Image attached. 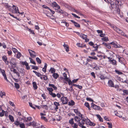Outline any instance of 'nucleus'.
I'll use <instances>...</instances> for the list:
<instances>
[{
  "label": "nucleus",
  "mask_w": 128,
  "mask_h": 128,
  "mask_svg": "<svg viewBox=\"0 0 128 128\" xmlns=\"http://www.w3.org/2000/svg\"><path fill=\"white\" fill-rule=\"evenodd\" d=\"M112 27L118 33L122 35H124V33L120 29L114 26H112Z\"/></svg>",
  "instance_id": "obj_1"
},
{
  "label": "nucleus",
  "mask_w": 128,
  "mask_h": 128,
  "mask_svg": "<svg viewBox=\"0 0 128 128\" xmlns=\"http://www.w3.org/2000/svg\"><path fill=\"white\" fill-rule=\"evenodd\" d=\"M12 9L11 8L10 11H11L13 13H20L18 8L16 6L13 5Z\"/></svg>",
  "instance_id": "obj_2"
},
{
  "label": "nucleus",
  "mask_w": 128,
  "mask_h": 128,
  "mask_svg": "<svg viewBox=\"0 0 128 128\" xmlns=\"http://www.w3.org/2000/svg\"><path fill=\"white\" fill-rule=\"evenodd\" d=\"M28 51L31 57L33 58H34L36 56L35 52L34 51L29 49Z\"/></svg>",
  "instance_id": "obj_3"
},
{
  "label": "nucleus",
  "mask_w": 128,
  "mask_h": 128,
  "mask_svg": "<svg viewBox=\"0 0 128 128\" xmlns=\"http://www.w3.org/2000/svg\"><path fill=\"white\" fill-rule=\"evenodd\" d=\"M61 100L64 104H67L68 100L67 98L64 96H63L61 98Z\"/></svg>",
  "instance_id": "obj_4"
},
{
  "label": "nucleus",
  "mask_w": 128,
  "mask_h": 128,
  "mask_svg": "<svg viewBox=\"0 0 128 128\" xmlns=\"http://www.w3.org/2000/svg\"><path fill=\"white\" fill-rule=\"evenodd\" d=\"M118 60L119 62L122 64L123 65L125 66L126 64V62L125 59L122 57Z\"/></svg>",
  "instance_id": "obj_5"
},
{
  "label": "nucleus",
  "mask_w": 128,
  "mask_h": 128,
  "mask_svg": "<svg viewBox=\"0 0 128 128\" xmlns=\"http://www.w3.org/2000/svg\"><path fill=\"white\" fill-rule=\"evenodd\" d=\"M56 11L57 12L61 14H64L66 16H68V15L67 13L65 12L64 11L60 9H60H56Z\"/></svg>",
  "instance_id": "obj_6"
},
{
  "label": "nucleus",
  "mask_w": 128,
  "mask_h": 128,
  "mask_svg": "<svg viewBox=\"0 0 128 128\" xmlns=\"http://www.w3.org/2000/svg\"><path fill=\"white\" fill-rule=\"evenodd\" d=\"M108 86L109 87H114V82L111 80H108Z\"/></svg>",
  "instance_id": "obj_7"
},
{
  "label": "nucleus",
  "mask_w": 128,
  "mask_h": 128,
  "mask_svg": "<svg viewBox=\"0 0 128 128\" xmlns=\"http://www.w3.org/2000/svg\"><path fill=\"white\" fill-rule=\"evenodd\" d=\"M52 5L53 7H56L58 9L60 8V7L55 2H54L52 3Z\"/></svg>",
  "instance_id": "obj_8"
},
{
  "label": "nucleus",
  "mask_w": 128,
  "mask_h": 128,
  "mask_svg": "<svg viewBox=\"0 0 128 128\" xmlns=\"http://www.w3.org/2000/svg\"><path fill=\"white\" fill-rule=\"evenodd\" d=\"M2 59L3 60L7 65H8V62L7 61V58L6 56L5 55L3 56L2 57Z\"/></svg>",
  "instance_id": "obj_9"
},
{
  "label": "nucleus",
  "mask_w": 128,
  "mask_h": 128,
  "mask_svg": "<svg viewBox=\"0 0 128 128\" xmlns=\"http://www.w3.org/2000/svg\"><path fill=\"white\" fill-rule=\"evenodd\" d=\"M66 6H66V7L68 8L69 9H71L72 10H74L75 12H76V13L78 14H80V12L76 10H75L73 8L70 6L68 5H66Z\"/></svg>",
  "instance_id": "obj_10"
},
{
  "label": "nucleus",
  "mask_w": 128,
  "mask_h": 128,
  "mask_svg": "<svg viewBox=\"0 0 128 128\" xmlns=\"http://www.w3.org/2000/svg\"><path fill=\"white\" fill-rule=\"evenodd\" d=\"M54 104L56 106V108H54L55 110L57 111V110L58 108V106H60V104L58 102H54Z\"/></svg>",
  "instance_id": "obj_11"
},
{
  "label": "nucleus",
  "mask_w": 128,
  "mask_h": 128,
  "mask_svg": "<svg viewBox=\"0 0 128 128\" xmlns=\"http://www.w3.org/2000/svg\"><path fill=\"white\" fill-rule=\"evenodd\" d=\"M86 122V124L88 125L92 126H94L95 125V124L94 123L91 122L90 120L88 119L87 120Z\"/></svg>",
  "instance_id": "obj_12"
},
{
  "label": "nucleus",
  "mask_w": 128,
  "mask_h": 128,
  "mask_svg": "<svg viewBox=\"0 0 128 128\" xmlns=\"http://www.w3.org/2000/svg\"><path fill=\"white\" fill-rule=\"evenodd\" d=\"M115 3L118 6H121L122 5L121 0H114Z\"/></svg>",
  "instance_id": "obj_13"
},
{
  "label": "nucleus",
  "mask_w": 128,
  "mask_h": 128,
  "mask_svg": "<svg viewBox=\"0 0 128 128\" xmlns=\"http://www.w3.org/2000/svg\"><path fill=\"white\" fill-rule=\"evenodd\" d=\"M109 62H110V63L112 64L113 65L116 66L117 65L116 62V60L114 59L112 60H109Z\"/></svg>",
  "instance_id": "obj_14"
},
{
  "label": "nucleus",
  "mask_w": 128,
  "mask_h": 128,
  "mask_svg": "<svg viewBox=\"0 0 128 128\" xmlns=\"http://www.w3.org/2000/svg\"><path fill=\"white\" fill-rule=\"evenodd\" d=\"M28 125L29 126L31 125L34 127L36 126H38L36 122L34 121H33L32 122L29 123L28 124Z\"/></svg>",
  "instance_id": "obj_15"
},
{
  "label": "nucleus",
  "mask_w": 128,
  "mask_h": 128,
  "mask_svg": "<svg viewBox=\"0 0 128 128\" xmlns=\"http://www.w3.org/2000/svg\"><path fill=\"white\" fill-rule=\"evenodd\" d=\"M70 21L74 24V26L76 27L77 28H80V24L78 23H77L76 22L74 21L73 20H71Z\"/></svg>",
  "instance_id": "obj_16"
},
{
  "label": "nucleus",
  "mask_w": 128,
  "mask_h": 128,
  "mask_svg": "<svg viewBox=\"0 0 128 128\" xmlns=\"http://www.w3.org/2000/svg\"><path fill=\"white\" fill-rule=\"evenodd\" d=\"M4 6L6 8H7L10 11H11V9L12 8L9 5L8 3H5L4 4Z\"/></svg>",
  "instance_id": "obj_17"
},
{
  "label": "nucleus",
  "mask_w": 128,
  "mask_h": 128,
  "mask_svg": "<svg viewBox=\"0 0 128 128\" xmlns=\"http://www.w3.org/2000/svg\"><path fill=\"white\" fill-rule=\"evenodd\" d=\"M84 122H80L79 124H78V126L82 128H86V127L84 126Z\"/></svg>",
  "instance_id": "obj_18"
},
{
  "label": "nucleus",
  "mask_w": 128,
  "mask_h": 128,
  "mask_svg": "<svg viewBox=\"0 0 128 128\" xmlns=\"http://www.w3.org/2000/svg\"><path fill=\"white\" fill-rule=\"evenodd\" d=\"M74 120L76 122H78V124H79V122H80V118H79L78 116H76L74 118Z\"/></svg>",
  "instance_id": "obj_19"
},
{
  "label": "nucleus",
  "mask_w": 128,
  "mask_h": 128,
  "mask_svg": "<svg viewBox=\"0 0 128 128\" xmlns=\"http://www.w3.org/2000/svg\"><path fill=\"white\" fill-rule=\"evenodd\" d=\"M63 46H64V48L66 49V52H68L69 51V47L67 44H66L65 43H64V44L63 45Z\"/></svg>",
  "instance_id": "obj_20"
},
{
  "label": "nucleus",
  "mask_w": 128,
  "mask_h": 128,
  "mask_svg": "<svg viewBox=\"0 0 128 128\" xmlns=\"http://www.w3.org/2000/svg\"><path fill=\"white\" fill-rule=\"evenodd\" d=\"M93 108L96 110H102V109L99 106L95 105L94 106Z\"/></svg>",
  "instance_id": "obj_21"
},
{
  "label": "nucleus",
  "mask_w": 128,
  "mask_h": 128,
  "mask_svg": "<svg viewBox=\"0 0 128 128\" xmlns=\"http://www.w3.org/2000/svg\"><path fill=\"white\" fill-rule=\"evenodd\" d=\"M32 84L34 89L35 90L37 89L38 86L36 83L35 82H32Z\"/></svg>",
  "instance_id": "obj_22"
},
{
  "label": "nucleus",
  "mask_w": 128,
  "mask_h": 128,
  "mask_svg": "<svg viewBox=\"0 0 128 128\" xmlns=\"http://www.w3.org/2000/svg\"><path fill=\"white\" fill-rule=\"evenodd\" d=\"M8 117L9 119L12 122H14V117L11 115H9L8 116Z\"/></svg>",
  "instance_id": "obj_23"
},
{
  "label": "nucleus",
  "mask_w": 128,
  "mask_h": 128,
  "mask_svg": "<svg viewBox=\"0 0 128 128\" xmlns=\"http://www.w3.org/2000/svg\"><path fill=\"white\" fill-rule=\"evenodd\" d=\"M111 7L112 8H117L116 5L117 4L115 3V4L114 3L112 4V3H111Z\"/></svg>",
  "instance_id": "obj_24"
},
{
  "label": "nucleus",
  "mask_w": 128,
  "mask_h": 128,
  "mask_svg": "<svg viewBox=\"0 0 128 128\" xmlns=\"http://www.w3.org/2000/svg\"><path fill=\"white\" fill-rule=\"evenodd\" d=\"M49 86L50 87H52L54 88V90H56L57 89V87L54 84H49Z\"/></svg>",
  "instance_id": "obj_25"
},
{
  "label": "nucleus",
  "mask_w": 128,
  "mask_h": 128,
  "mask_svg": "<svg viewBox=\"0 0 128 128\" xmlns=\"http://www.w3.org/2000/svg\"><path fill=\"white\" fill-rule=\"evenodd\" d=\"M16 60L15 59H12V60H11V62H10V63L11 64L14 65V66H16V63L15 62H12V61H16Z\"/></svg>",
  "instance_id": "obj_26"
},
{
  "label": "nucleus",
  "mask_w": 128,
  "mask_h": 128,
  "mask_svg": "<svg viewBox=\"0 0 128 128\" xmlns=\"http://www.w3.org/2000/svg\"><path fill=\"white\" fill-rule=\"evenodd\" d=\"M74 104V102L72 100L68 102V104L70 106H73Z\"/></svg>",
  "instance_id": "obj_27"
},
{
  "label": "nucleus",
  "mask_w": 128,
  "mask_h": 128,
  "mask_svg": "<svg viewBox=\"0 0 128 128\" xmlns=\"http://www.w3.org/2000/svg\"><path fill=\"white\" fill-rule=\"evenodd\" d=\"M49 94L53 98H55L56 96V94L55 93H53L52 92H49Z\"/></svg>",
  "instance_id": "obj_28"
},
{
  "label": "nucleus",
  "mask_w": 128,
  "mask_h": 128,
  "mask_svg": "<svg viewBox=\"0 0 128 128\" xmlns=\"http://www.w3.org/2000/svg\"><path fill=\"white\" fill-rule=\"evenodd\" d=\"M52 76L55 79H56L59 76V75L57 73H54L52 74Z\"/></svg>",
  "instance_id": "obj_29"
},
{
  "label": "nucleus",
  "mask_w": 128,
  "mask_h": 128,
  "mask_svg": "<svg viewBox=\"0 0 128 128\" xmlns=\"http://www.w3.org/2000/svg\"><path fill=\"white\" fill-rule=\"evenodd\" d=\"M0 70L1 71V72L3 76H4V77L5 76H6L5 71L4 70H2L1 69H0Z\"/></svg>",
  "instance_id": "obj_30"
},
{
  "label": "nucleus",
  "mask_w": 128,
  "mask_h": 128,
  "mask_svg": "<svg viewBox=\"0 0 128 128\" xmlns=\"http://www.w3.org/2000/svg\"><path fill=\"white\" fill-rule=\"evenodd\" d=\"M6 93L4 92H2L1 91L0 93V96L1 98H2L4 96H5Z\"/></svg>",
  "instance_id": "obj_31"
},
{
  "label": "nucleus",
  "mask_w": 128,
  "mask_h": 128,
  "mask_svg": "<svg viewBox=\"0 0 128 128\" xmlns=\"http://www.w3.org/2000/svg\"><path fill=\"white\" fill-rule=\"evenodd\" d=\"M88 36L84 34H82L81 35L80 37L84 40L86 38H87Z\"/></svg>",
  "instance_id": "obj_32"
},
{
  "label": "nucleus",
  "mask_w": 128,
  "mask_h": 128,
  "mask_svg": "<svg viewBox=\"0 0 128 128\" xmlns=\"http://www.w3.org/2000/svg\"><path fill=\"white\" fill-rule=\"evenodd\" d=\"M27 30H28L32 34H35V33H34V31L33 30H32L30 29L29 28H28V27L27 28Z\"/></svg>",
  "instance_id": "obj_33"
},
{
  "label": "nucleus",
  "mask_w": 128,
  "mask_h": 128,
  "mask_svg": "<svg viewBox=\"0 0 128 128\" xmlns=\"http://www.w3.org/2000/svg\"><path fill=\"white\" fill-rule=\"evenodd\" d=\"M29 59L30 60V62L34 65H36V63L30 57H29Z\"/></svg>",
  "instance_id": "obj_34"
},
{
  "label": "nucleus",
  "mask_w": 128,
  "mask_h": 128,
  "mask_svg": "<svg viewBox=\"0 0 128 128\" xmlns=\"http://www.w3.org/2000/svg\"><path fill=\"white\" fill-rule=\"evenodd\" d=\"M41 107L43 108H44L46 110H48V107L46 105H42L41 106Z\"/></svg>",
  "instance_id": "obj_35"
},
{
  "label": "nucleus",
  "mask_w": 128,
  "mask_h": 128,
  "mask_svg": "<svg viewBox=\"0 0 128 128\" xmlns=\"http://www.w3.org/2000/svg\"><path fill=\"white\" fill-rule=\"evenodd\" d=\"M72 127L74 128H77L78 125L76 123H74L72 124Z\"/></svg>",
  "instance_id": "obj_36"
},
{
  "label": "nucleus",
  "mask_w": 128,
  "mask_h": 128,
  "mask_svg": "<svg viewBox=\"0 0 128 128\" xmlns=\"http://www.w3.org/2000/svg\"><path fill=\"white\" fill-rule=\"evenodd\" d=\"M102 40L103 41L107 42L108 40V38L107 37H105L102 38Z\"/></svg>",
  "instance_id": "obj_37"
},
{
  "label": "nucleus",
  "mask_w": 128,
  "mask_h": 128,
  "mask_svg": "<svg viewBox=\"0 0 128 128\" xmlns=\"http://www.w3.org/2000/svg\"><path fill=\"white\" fill-rule=\"evenodd\" d=\"M36 61L39 64L41 63L42 61L38 57H37L36 58Z\"/></svg>",
  "instance_id": "obj_38"
},
{
  "label": "nucleus",
  "mask_w": 128,
  "mask_h": 128,
  "mask_svg": "<svg viewBox=\"0 0 128 128\" xmlns=\"http://www.w3.org/2000/svg\"><path fill=\"white\" fill-rule=\"evenodd\" d=\"M49 72H51L52 73H54L55 72V69L53 68H51L49 70Z\"/></svg>",
  "instance_id": "obj_39"
},
{
  "label": "nucleus",
  "mask_w": 128,
  "mask_h": 128,
  "mask_svg": "<svg viewBox=\"0 0 128 128\" xmlns=\"http://www.w3.org/2000/svg\"><path fill=\"white\" fill-rule=\"evenodd\" d=\"M88 58H90L94 60H97L98 59V58L96 56L92 57L89 56H88Z\"/></svg>",
  "instance_id": "obj_40"
},
{
  "label": "nucleus",
  "mask_w": 128,
  "mask_h": 128,
  "mask_svg": "<svg viewBox=\"0 0 128 128\" xmlns=\"http://www.w3.org/2000/svg\"><path fill=\"white\" fill-rule=\"evenodd\" d=\"M20 123L18 120H16L14 122V124L17 126L19 125Z\"/></svg>",
  "instance_id": "obj_41"
},
{
  "label": "nucleus",
  "mask_w": 128,
  "mask_h": 128,
  "mask_svg": "<svg viewBox=\"0 0 128 128\" xmlns=\"http://www.w3.org/2000/svg\"><path fill=\"white\" fill-rule=\"evenodd\" d=\"M22 54L21 53L19 52H18L16 56V57L18 58H19L21 56Z\"/></svg>",
  "instance_id": "obj_42"
},
{
  "label": "nucleus",
  "mask_w": 128,
  "mask_h": 128,
  "mask_svg": "<svg viewBox=\"0 0 128 128\" xmlns=\"http://www.w3.org/2000/svg\"><path fill=\"white\" fill-rule=\"evenodd\" d=\"M5 111L4 110H2V112H0V116L2 117L4 116Z\"/></svg>",
  "instance_id": "obj_43"
},
{
  "label": "nucleus",
  "mask_w": 128,
  "mask_h": 128,
  "mask_svg": "<svg viewBox=\"0 0 128 128\" xmlns=\"http://www.w3.org/2000/svg\"><path fill=\"white\" fill-rule=\"evenodd\" d=\"M15 86L16 88L17 89H18L20 88V85L19 84L16 83H14Z\"/></svg>",
  "instance_id": "obj_44"
},
{
  "label": "nucleus",
  "mask_w": 128,
  "mask_h": 128,
  "mask_svg": "<svg viewBox=\"0 0 128 128\" xmlns=\"http://www.w3.org/2000/svg\"><path fill=\"white\" fill-rule=\"evenodd\" d=\"M20 127L21 128H24L25 127V125L24 123H20Z\"/></svg>",
  "instance_id": "obj_45"
},
{
  "label": "nucleus",
  "mask_w": 128,
  "mask_h": 128,
  "mask_svg": "<svg viewBox=\"0 0 128 128\" xmlns=\"http://www.w3.org/2000/svg\"><path fill=\"white\" fill-rule=\"evenodd\" d=\"M93 47L95 48V50H98V47L97 45L96 44H94L93 45Z\"/></svg>",
  "instance_id": "obj_46"
},
{
  "label": "nucleus",
  "mask_w": 128,
  "mask_h": 128,
  "mask_svg": "<svg viewBox=\"0 0 128 128\" xmlns=\"http://www.w3.org/2000/svg\"><path fill=\"white\" fill-rule=\"evenodd\" d=\"M77 46L79 47L83 48L84 47L83 45L82 44H81L80 43H78L76 44Z\"/></svg>",
  "instance_id": "obj_47"
},
{
  "label": "nucleus",
  "mask_w": 128,
  "mask_h": 128,
  "mask_svg": "<svg viewBox=\"0 0 128 128\" xmlns=\"http://www.w3.org/2000/svg\"><path fill=\"white\" fill-rule=\"evenodd\" d=\"M123 92L124 93V95H125V94L126 95H128V90H124Z\"/></svg>",
  "instance_id": "obj_48"
},
{
  "label": "nucleus",
  "mask_w": 128,
  "mask_h": 128,
  "mask_svg": "<svg viewBox=\"0 0 128 128\" xmlns=\"http://www.w3.org/2000/svg\"><path fill=\"white\" fill-rule=\"evenodd\" d=\"M74 118H72L71 120H69V123L70 124H73L74 123Z\"/></svg>",
  "instance_id": "obj_49"
},
{
  "label": "nucleus",
  "mask_w": 128,
  "mask_h": 128,
  "mask_svg": "<svg viewBox=\"0 0 128 128\" xmlns=\"http://www.w3.org/2000/svg\"><path fill=\"white\" fill-rule=\"evenodd\" d=\"M22 64L23 65H25L26 66L28 64V63L26 61L22 62Z\"/></svg>",
  "instance_id": "obj_50"
},
{
  "label": "nucleus",
  "mask_w": 128,
  "mask_h": 128,
  "mask_svg": "<svg viewBox=\"0 0 128 128\" xmlns=\"http://www.w3.org/2000/svg\"><path fill=\"white\" fill-rule=\"evenodd\" d=\"M107 124L108 125L109 128H112V123L110 122H108L107 123Z\"/></svg>",
  "instance_id": "obj_51"
},
{
  "label": "nucleus",
  "mask_w": 128,
  "mask_h": 128,
  "mask_svg": "<svg viewBox=\"0 0 128 128\" xmlns=\"http://www.w3.org/2000/svg\"><path fill=\"white\" fill-rule=\"evenodd\" d=\"M11 71L12 72L14 73H16L17 72L16 70L13 68H11Z\"/></svg>",
  "instance_id": "obj_52"
},
{
  "label": "nucleus",
  "mask_w": 128,
  "mask_h": 128,
  "mask_svg": "<svg viewBox=\"0 0 128 128\" xmlns=\"http://www.w3.org/2000/svg\"><path fill=\"white\" fill-rule=\"evenodd\" d=\"M115 72L118 74H122V72L119 71L117 70H116Z\"/></svg>",
  "instance_id": "obj_53"
},
{
  "label": "nucleus",
  "mask_w": 128,
  "mask_h": 128,
  "mask_svg": "<svg viewBox=\"0 0 128 128\" xmlns=\"http://www.w3.org/2000/svg\"><path fill=\"white\" fill-rule=\"evenodd\" d=\"M47 90L49 91V92H52L53 90V89L52 88H48Z\"/></svg>",
  "instance_id": "obj_54"
},
{
  "label": "nucleus",
  "mask_w": 128,
  "mask_h": 128,
  "mask_svg": "<svg viewBox=\"0 0 128 128\" xmlns=\"http://www.w3.org/2000/svg\"><path fill=\"white\" fill-rule=\"evenodd\" d=\"M80 119V120H82L81 122H84V123L86 120V119L84 118L83 117H82V118H81Z\"/></svg>",
  "instance_id": "obj_55"
},
{
  "label": "nucleus",
  "mask_w": 128,
  "mask_h": 128,
  "mask_svg": "<svg viewBox=\"0 0 128 128\" xmlns=\"http://www.w3.org/2000/svg\"><path fill=\"white\" fill-rule=\"evenodd\" d=\"M42 76H43V78L44 80H46L48 79V77L42 74Z\"/></svg>",
  "instance_id": "obj_56"
},
{
  "label": "nucleus",
  "mask_w": 128,
  "mask_h": 128,
  "mask_svg": "<svg viewBox=\"0 0 128 128\" xmlns=\"http://www.w3.org/2000/svg\"><path fill=\"white\" fill-rule=\"evenodd\" d=\"M12 50L13 51V52L14 53H16V52H17L18 51V50H17L15 48H12Z\"/></svg>",
  "instance_id": "obj_57"
},
{
  "label": "nucleus",
  "mask_w": 128,
  "mask_h": 128,
  "mask_svg": "<svg viewBox=\"0 0 128 128\" xmlns=\"http://www.w3.org/2000/svg\"><path fill=\"white\" fill-rule=\"evenodd\" d=\"M32 67V69L35 70H37L38 68V67L36 66H33Z\"/></svg>",
  "instance_id": "obj_58"
},
{
  "label": "nucleus",
  "mask_w": 128,
  "mask_h": 128,
  "mask_svg": "<svg viewBox=\"0 0 128 128\" xmlns=\"http://www.w3.org/2000/svg\"><path fill=\"white\" fill-rule=\"evenodd\" d=\"M76 32L78 35L80 37H81V35H82V33H80L78 32Z\"/></svg>",
  "instance_id": "obj_59"
},
{
  "label": "nucleus",
  "mask_w": 128,
  "mask_h": 128,
  "mask_svg": "<svg viewBox=\"0 0 128 128\" xmlns=\"http://www.w3.org/2000/svg\"><path fill=\"white\" fill-rule=\"evenodd\" d=\"M86 100L88 101H89L90 102H93V100L92 98H86Z\"/></svg>",
  "instance_id": "obj_60"
},
{
  "label": "nucleus",
  "mask_w": 128,
  "mask_h": 128,
  "mask_svg": "<svg viewBox=\"0 0 128 128\" xmlns=\"http://www.w3.org/2000/svg\"><path fill=\"white\" fill-rule=\"evenodd\" d=\"M72 14L76 18H80V17L78 16H77L75 14L73 13H72Z\"/></svg>",
  "instance_id": "obj_61"
},
{
  "label": "nucleus",
  "mask_w": 128,
  "mask_h": 128,
  "mask_svg": "<svg viewBox=\"0 0 128 128\" xmlns=\"http://www.w3.org/2000/svg\"><path fill=\"white\" fill-rule=\"evenodd\" d=\"M38 77H40L42 76V74H41L40 73L38 72L36 74Z\"/></svg>",
  "instance_id": "obj_62"
},
{
  "label": "nucleus",
  "mask_w": 128,
  "mask_h": 128,
  "mask_svg": "<svg viewBox=\"0 0 128 128\" xmlns=\"http://www.w3.org/2000/svg\"><path fill=\"white\" fill-rule=\"evenodd\" d=\"M116 58L118 59V60L122 58V57H121L119 54H117L116 55Z\"/></svg>",
  "instance_id": "obj_63"
},
{
  "label": "nucleus",
  "mask_w": 128,
  "mask_h": 128,
  "mask_svg": "<svg viewBox=\"0 0 128 128\" xmlns=\"http://www.w3.org/2000/svg\"><path fill=\"white\" fill-rule=\"evenodd\" d=\"M68 90L71 92L74 91V90L73 89L72 86H71L70 88L68 89Z\"/></svg>",
  "instance_id": "obj_64"
}]
</instances>
